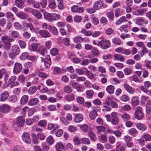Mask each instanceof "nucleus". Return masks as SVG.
<instances>
[{
  "label": "nucleus",
  "instance_id": "f257e3e1",
  "mask_svg": "<svg viewBox=\"0 0 151 151\" xmlns=\"http://www.w3.org/2000/svg\"><path fill=\"white\" fill-rule=\"evenodd\" d=\"M12 52L9 54V56L12 58L13 59L15 56L18 55L20 52V49L18 46L17 45H14L12 47Z\"/></svg>",
  "mask_w": 151,
  "mask_h": 151
},
{
  "label": "nucleus",
  "instance_id": "f03ea898",
  "mask_svg": "<svg viewBox=\"0 0 151 151\" xmlns=\"http://www.w3.org/2000/svg\"><path fill=\"white\" fill-rule=\"evenodd\" d=\"M98 46L103 49H106L110 47V43L109 40L103 39L98 42Z\"/></svg>",
  "mask_w": 151,
  "mask_h": 151
},
{
  "label": "nucleus",
  "instance_id": "7ed1b4c3",
  "mask_svg": "<svg viewBox=\"0 0 151 151\" xmlns=\"http://www.w3.org/2000/svg\"><path fill=\"white\" fill-rule=\"evenodd\" d=\"M111 122L114 125H117L119 122V120L117 116V114L116 112H113L111 114Z\"/></svg>",
  "mask_w": 151,
  "mask_h": 151
},
{
  "label": "nucleus",
  "instance_id": "20e7f679",
  "mask_svg": "<svg viewBox=\"0 0 151 151\" xmlns=\"http://www.w3.org/2000/svg\"><path fill=\"white\" fill-rule=\"evenodd\" d=\"M30 28L32 31H34L35 29L32 24L31 23H27L26 22H24L22 23L21 25V30L25 31L27 30L28 28Z\"/></svg>",
  "mask_w": 151,
  "mask_h": 151
},
{
  "label": "nucleus",
  "instance_id": "39448f33",
  "mask_svg": "<svg viewBox=\"0 0 151 151\" xmlns=\"http://www.w3.org/2000/svg\"><path fill=\"white\" fill-rule=\"evenodd\" d=\"M134 115L135 117L138 120H140L142 119L144 116V114L141 107L138 106L136 108Z\"/></svg>",
  "mask_w": 151,
  "mask_h": 151
},
{
  "label": "nucleus",
  "instance_id": "423d86ee",
  "mask_svg": "<svg viewBox=\"0 0 151 151\" xmlns=\"http://www.w3.org/2000/svg\"><path fill=\"white\" fill-rule=\"evenodd\" d=\"M11 106L6 104H4L0 106V112L4 113L7 114L11 110Z\"/></svg>",
  "mask_w": 151,
  "mask_h": 151
},
{
  "label": "nucleus",
  "instance_id": "0eeeda50",
  "mask_svg": "<svg viewBox=\"0 0 151 151\" xmlns=\"http://www.w3.org/2000/svg\"><path fill=\"white\" fill-rule=\"evenodd\" d=\"M22 66L21 64L19 63H16L14 65L13 69V73L14 74H18L19 73L22 69Z\"/></svg>",
  "mask_w": 151,
  "mask_h": 151
},
{
  "label": "nucleus",
  "instance_id": "6e6552de",
  "mask_svg": "<svg viewBox=\"0 0 151 151\" xmlns=\"http://www.w3.org/2000/svg\"><path fill=\"white\" fill-rule=\"evenodd\" d=\"M22 139L23 140L25 143L29 144L30 143L31 140L29 134L27 132H24L22 134Z\"/></svg>",
  "mask_w": 151,
  "mask_h": 151
},
{
  "label": "nucleus",
  "instance_id": "1a4fd4ad",
  "mask_svg": "<svg viewBox=\"0 0 151 151\" xmlns=\"http://www.w3.org/2000/svg\"><path fill=\"white\" fill-rule=\"evenodd\" d=\"M1 40L3 44L9 42H13L14 41V39L11 37L6 35H4L2 37Z\"/></svg>",
  "mask_w": 151,
  "mask_h": 151
},
{
  "label": "nucleus",
  "instance_id": "9d476101",
  "mask_svg": "<svg viewBox=\"0 0 151 151\" xmlns=\"http://www.w3.org/2000/svg\"><path fill=\"white\" fill-rule=\"evenodd\" d=\"M124 88L126 91L130 94H133L135 92V89L128 84L125 83L123 84Z\"/></svg>",
  "mask_w": 151,
  "mask_h": 151
},
{
  "label": "nucleus",
  "instance_id": "9b49d317",
  "mask_svg": "<svg viewBox=\"0 0 151 151\" xmlns=\"http://www.w3.org/2000/svg\"><path fill=\"white\" fill-rule=\"evenodd\" d=\"M44 17L45 19L50 22L53 21V14L46 12L44 14Z\"/></svg>",
  "mask_w": 151,
  "mask_h": 151
},
{
  "label": "nucleus",
  "instance_id": "f8f14e48",
  "mask_svg": "<svg viewBox=\"0 0 151 151\" xmlns=\"http://www.w3.org/2000/svg\"><path fill=\"white\" fill-rule=\"evenodd\" d=\"M104 3L101 0L96 1L94 4L93 7L97 10L100 9L103 6Z\"/></svg>",
  "mask_w": 151,
  "mask_h": 151
},
{
  "label": "nucleus",
  "instance_id": "ddd939ff",
  "mask_svg": "<svg viewBox=\"0 0 151 151\" xmlns=\"http://www.w3.org/2000/svg\"><path fill=\"white\" fill-rule=\"evenodd\" d=\"M71 10L73 12L81 13L83 12V8L82 7H79L76 5H74L71 7Z\"/></svg>",
  "mask_w": 151,
  "mask_h": 151
},
{
  "label": "nucleus",
  "instance_id": "4468645a",
  "mask_svg": "<svg viewBox=\"0 0 151 151\" xmlns=\"http://www.w3.org/2000/svg\"><path fill=\"white\" fill-rule=\"evenodd\" d=\"M9 96V93L7 91H5L1 94L0 96V101H4L8 98Z\"/></svg>",
  "mask_w": 151,
  "mask_h": 151
},
{
  "label": "nucleus",
  "instance_id": "2eb2a0df",
  "mask_svg": "<svg viewBox=\"0 0 151 151\" xmlns=\"http://www.w3.org/2000/svg\"><path fill=\"white\" fill-rule=\"evenodd\" d=\"M135 23L138 25H142L144 24H147V21H145L143 17H138L136 20Z\"/></svg>",
  "mask_w": 151,
  "mask_h": 151
},
{
  "label": "nucleus",
  "instance_id": "dca6fc26",
  "mask_svg": "<svg viewBox=\"0 0 151 151\" xmlns=\"http://www.w3.org/2000/svg\"><path fill=\"white\" fill-rule=\"evenodd\" d=\"M25 122V119L23 117L20 116H19L17 120L16 123L20 127L23 126Z\"/></svg>",
  "mask_w": 151,
  "mask_h": 151
},
{
  "label": "nucleus",
  "instance_id": "f3484780",
  "mask_svg": "<svg viewBox=\"0 0 151 151\" xmlns=\"http://www.w3.org/2000/svg\"><path fill=\"white\" fill-rule=\"evenodd\" d=\"M83 118V116L81 114H76L74 117V122L76 123H79L81 122Z\"/></svg>",
  "mask_w": 151,
  "mask_h": 151
},
{
  "label": "nucleus",
  "instance_id": "a211bd4d",
  "mask_svg": "<svg viewBox=\"0 0 151 151\" xmlns=\"http://www.w3.org/2000/svg\"><path fill=\"white\" fill-rule=\"evenodd\" d=\"M114 60L116 61H123L124 60V56L121 54L115 53L114 55Z\"/></svg>",
  "mask_w": 151,
  "mask_h": 151
},
{
  "label": "nucleus",
  "instance_id": "6ab92c4d",
  "mask_svg": "<svg viewBox=\"0 0 151 151\" xmlns=\"http://www.w3.org/2000/svg\"><path fill=\"white\" fill-rule=\"evenodd\" d=\"M32 14L37 18L40 19L42 17V15L38 10L33 9L32 10Z\"/></svg>",
  "mask_w": 151,
  "mask_h": 151
},
{
  "label": "nucleus",
  "instance_id": "aec40b11",
  "mask_svg": "<svg viewBox=\"0 0 151 151\" xmlns=\"http://www.w3.org/2000/svg\"><path fill=\"white\" fill-rule=\"evenodd\" d=\"M75 99L74 94L73 93H70L68 94L65 97L66 101L70 102L74 100Z\"/></svg>",
  "mask_w": 151,
  "mask_h": 151
},
{
  "label": "nucleus",
  "instance_id": "412c9836",
  "mask_svg": "<svg viewBox=\"0 0 151 151\" xmlns=\"http://www.w3.org/2000/svg\"><path fill=\"white\" fill-rule=\"evenodd\" d=\"M136 126L137 129L143 132L145 131L147 128L145 125L140 123H137Z\"/></svg>",
  "mask_w": 151,
  "mask_h": 151
},
{
  "label": "nucleus",
  "instance_id": "4be33fe9",
  "mask_svg": "<svg viewBox=\"0 0 151 151\" xmlns=\"http://www.w3.org/2000/svg\"><path fill=\"white\" fill-rule=\"evenodd\" d=\"M97 116V111L95 110H93L89 113V117L91 120H94Z\"/></svg>",
  "mask_w": 151,
  "mask_h": 151
},
{
  "label": "nucleus",
  "instance_id": "5701e85b",
  "mask_svg": "<svg viewBox=\"0 0 151 151\" xmlns=\"http://www.w3.org/2000/svg\"><path fill=\"white\" fill-rule=\"evenodd\" d=\"M39 102L38 99L34 98L30 99L28 101V104L30 106H33L37 104Z\"/></svg>",
  "mask_w": 151,
  "mask_h": 151
},
{
  "label": "nucleus",
  "instance_id": "b1692460",
  "mask_svg": "<svg viewBox=\"0 0 151 151\" xmlns=\"http://www.w3.org/2000/svg\"><path fill=\"white\" fill-rule=\"evenodd\" d=\"M17 16L21 19H24L28 17L27 14L21 12H19L17 14Z\"/></svg>",
  "mask_w": 151,
  "mask_h": 151
},
{
  "label": "nucleus",
  "instance_id": "393cba45",
  "mask_svg": "<svg viewBox=\"0 0 151 151\" xmlns=\"http://www.w3.org/2000/svg\"><path fill=\"white\" fill-rule=\"evenodd\" d=\"M39 33L42 36L45 38L49 37L50 36L49 32L44 30L40 31Z\"/></svg>",
  "mask_w": 151,
  "mask_h": 151
},
{
  "label": "nucleus",
  "instance_id": "a878e982",
  "mask_svg": "<svg viewBox=\"0 0 151 151\" xmlns=\"http://www.w3.org/2000/svg\"><path fill=\"white\" fill-rule=\"evenodd\" d=\"M48 129L49 130H51L52 129H54L55 130L59 128L58 125L56 124L49 123L47 125Z\"/></svg>",
  "mask_w": 151,
  "mask_h": 151
},
{
  "label": "nucleus",
  "instance_id": "bb28decb",
  "mask_svg": "<svg viewBox=\"0 0 151 151\" xmlns=\"http://www.w3.org/2000/svg\"><path fill=\"white\" fill-rule=\"evenodd\" d=\"M45 58L47 60H46L44 63L45 65L46 68H49L51 64V58L49 55H47Z\"/></svg>",
  "mask_w": 151,
  "mask_h": 151
},
{
  "label": "nucleus",
  "instance_id": "cd10ccee",
  "mask_svg": "<svg viewBox=\"0 0 151 151\" xmlns=\"http://www.w3.org/2000/svg\"><path fill=\"white\" fill-rule=\"evenodd\" d=\"M48 26L49 29L52 33L55 35H57L58 34V30L55 27L50 25H49Z\"/></svg>",
  "mask_w": 151,
  "mask_h": 151
},
{
  "label": "nucleus",
  "instance_id": "c85d7f7f",
  "mask_svg": "<svg viewBox=\"0 0 151 151\" xmlns=\"http://www.w3.org/2000/svg\"><path fill=\"white\" fill-rule=\"evenodd\" d=\"M86 97L89 99H92L94 94V92L92 90L87 91L86 92Z\"/></svg>",
  "mask_w": 151,
  "mask_h": 151
},
{
  "label": "nucleus",
  "instance_id": "c756f323",
  "mask_svg": "<svg viewBox=\"0 0 151 151\" xmlns=\"http://www.w3.org/2000/svg\"><path fill=\"white\" fill-rule=\"evenodd\" d=\"M147 10L145 8H140L137 9V14L136 15L137 16H142L146 12Z\"/></svg>",
  "mask_w": 151,
  "mask_h": 151
},
{
  "label": "nucleus",
  "instance_id": "7c9ffc66",
  "mask_svg": "<svg viewBox=\"0 0 151 151\" xmlns=\"http://www.w3.org/2000/svg\"><path fill=\"white\" fill-rule=\"evenodd\" d=\"M29 99V97L27 95H24L21 98L20 100V104L23 105L26 103Z\"/></svg>",
  "mask_w": 151,
  "mask_h": 151
},
{
  "label": "nucleus",
  "instance_id": "2f4dec72",
  "mask_svg": "<svg viewBox=\"0 0 151 151\" xmlns=\"http://www.w3.org/2000/svg\"><path fill=\"white\" fill-rule=\"evenodd\" d=\"M120 99L122 102H126L130 100V98L127 95H123L121 96L120 98Z\"/></svg>",
  "mask_w": 151,
  "mask_h": 151
},
{
  "label": "nucleus",
  "instance_id": "473e14b6",
  "mask_svg": "<svg viewBox=\"0 0 151 151\" xmlns=\"http://www.w3.org/2000/svg\"><path fill=\"white\" fill-rule=\"evenodd\" d=\"M131 103L132 105L134 106L137 105L139 103L138 98L136 96L133 97L132 99Z\"/></svg>",
  "mask_w": 151,
  "mask_h": 151
},
{
  "label": "nucleus",
  "instance_id": "72a5a7b5",
  "mask_svg": "<svg viewBox=\"0 0 151 151\" xmlns=\"http://www.w3.org/2000/svg\"><path fill=\"white\" fill-rule=\"evenodd\" d=\"M63 91L64 92L69 93L72 92V89L70 86L68 85H66L63 88Z\"/></svg>",
  "mask_w": 151,
  "mask_h": 151
},
{
  "label": "nucleus",
  "instance_id": "f704fd0d",
  "mask_svg": "<svg viewBox=\"0 0 151 151\" xmlns=\"http://www.w3.org/2000/svg\"><path fill=\"white\" fill-rule=\"evenodd\" d=\"M37 90V88L36 86H32L29 89L28 91V93L31 95L34 94L36 92Z\"/></svg>",
  "mask_w": 151,
  "mask_h": 151
},
{
  "label": "nucleus",
  "instance_id": "c9c22d12",
  "mask_svg": "<svg viewBox=\"0 0 151 151\" xmlns=\"http://www.w3.org/2000/svg\"><path fill=\"white\" fill-rule=\"evenodd\" d=\"M128 133L131 135L135 137L138 133V132L136 129L132 128L128 131Z\"/></svg>",
  "mask_w": 151,
  "mask_h": 151
},
{
  "label": "nucleus",
  "instance_id": "e433bc0d",
  "mask_svg": "<svg viewBox=\"0 0 151 151\" xmlns=\"http://www.w3.org/2000/svg\"><path fill=\"white\" fill-rule=\"evenodd\" d=\"M122 120L124 121H126L130 119V116L129 114L124 113L121 116Z\"/></svg>",
  "mask_w": 151,
  "mask_h": 151
},
{
  "label": "nucleus",
  "instance_id": "4c0bfd02",
  "mask_svg": "<svg viewBox=\"0 0 151 151\" xmlns=\"http://www.w3.org/2000/svg\"><path fill=\"white\" fill-rule=\"evenodd\" d=\"M38 45L35 43H32L29 47V49L31 51H35L37 50Z\"/></svg>",
  "mask_w": 151,
  "mask_h": 151
},
{
  "label": "nucleus",
  "instance_id": "58836bf2",
  "mask_svg": "<svg viewBox=\"0 0 151 151\" xmlns=\"http://www.w3.org/2000/svg\"><path fill=\"white\" fill-rule=\"evenodd\" d=\"M48 6L52 9H55L56 7L55 0H49Z\"/></svg>",
  "mask_w": 151,
  "mask_h": 151
},
{
  "label": "nucleus",
  "instance_id": "ea45409f",
  "mask_svg": "<svg viewBox=\"0 0 151 151\" xmlns=\"http://www.w3.org/2000/svg\"><path fill=\"white\" fill-rule=\"evenodd\" d=\"M114 87L112 85H109L106 88V90L110 94L113 93L114 92Z\"/></svg>",
  "mask_w": 151,
  "mask_h": 151
},
{
  "label": "nucleus",
  "instance_id": "a19ab883",
  "mask_svg": "<svg viewBox=\"0 0 151 151\" xmlns=\"http://www.w3.org/2000/svg\"><path fill=\"white\" fill-rule=\"evenodd\" d=\"M112 41L113 43L118 45H119L121 44H123V43H122L121 40L117 37L113 38L112 39Z\"/></svg>",
  "mask_w": 151,
  "mask_h": 151
},
{
  "label": "nucleus",
  "instance_id": "79ce46f5",
  "mask_svg": "<svg viewBox=\"0 0 151 151\" xmlns=\"http://www.w3.org/2000/svg\"><path fill=\"white\" fill-rule=\"evenodd\" d=\"M82 33L84 34L86 36H90L92 35V32L91 30L86 31L85 29H82L81 31Z\"/></svg>",
  "mask_w": 151,
  "mask_h": 151
},
{
  "label": "nucleus",
  "instance_id": "37998d69",
  "mask_svg": "<svg viewBox=\"0 0 151 151\" xmlns=\"http://www.w3.org/2000/svg\"><path fill=\"white\" fill-rule=\"evenodd\" d=\"M29 56V53L27 52L22 53L20 55V59L22 60L27 59Z\"/></svg>",
  "mask_w": 151,
  "mask_h": 151
},
{
  "label": "nucleus",
  "instance_id": "c03bdc74",
  "mask_svg": "<svg viewBox=\"0 0 151 151\" xmlns=\"http://www.w3.org/2000/svg\"><path fill=\"white\" fill-rule=\"evenodd\" d=\"M146 113L147 114L151 113V110L149 109V108H150L151 107V101H148L147 102L146 105Z\"/></svg>",
  "mask_w": 151,
  "mask_h": 151
},
{
  "label": "nucleus",
  "instance_id": "a18cd8bd",
  "mask_svg": "<svg viewBox=\"0 0 151 151\" xmlns=\"http://www.w3.org/2000/svg\"><path fill=\"white\" fill-rule=\"evenodd\" d=\"M128 27V25L127 24H125L122 25L119 28L120 31L122 32L123 31L125 32H128V30L127 28Z\"/></svg>",
  "mask_w": 151,
  "mask_h": 151
},
{
  "label": "nucleus",
  "instance_id": "49530a36",
  "mask_svg": "<svg viewBox=\"0 0 151 151\" xmlns=\"http://www.w3.org/2000/svg\"><path fill=\"white\" fill-rule=\"evenodd\" d=\"M16 5L18 7L21 8L24 4L22 0H15V1Z\"/></svg>",
  "mask_w": 151,
  "mask_h": 151
},
{
  "label": "nucleus",
  "instance_id": "de8ad7c7",
  "mask_svg": "<svg viewBox=\"0 0 151 151\" xmlns=\"http://www.w3.org/2000/svg\"><path fill=\"white\" fill-rule=\"evenodd\" d=\"M17 97L15 95L10 96L8 98L9 101L12 103H14L16 102L17 101Z\"/></svg>",
  "mask_w": 151,
  "mask_h": 151
},
{
  "label": "nucleus",
  "instance_id": "09e8293b",
  "mask_svg": "<svg viewBox=\"0 0 151 151\" xmlns=\"http://www.w3.org/2000/svg\"><path fill=\"white\" fill-rule=\"evenodd\" d=\"M89 137L93 140H95L96 139V136L95 134L91 131H89L88 132Z\"/></svg>",
  "mask_w": 151,
  "mask_h": 151
},
{
  "label": "nucleus",
  "instance_id": "8fccbe9b",
  "mask_svg": "<svg viewBox=\"0 0 151 151\" xmlns=\"http://www.w3.org/2000/svg\"><path fill=\"white\" fill-rule=\"evenodd\" d=\"M13 26L15 29L17 30L21 29V25L19 22H15L13 24Z\"/></svg>",
  "mask_w": 151,
  "mask_h": 151
},
{
  "label": "nucleus",
  "instance_id": "3c124183",
  "mask_svg": "<svg viewBox=\"0 0 151 151\" xmlns=\"http://www.w3.org/2000/svg\"><path fill=\"white\" fill-rule=\"evenodd\" d=\"M32 130L34 132H37L40 133H41L42 131V129L36 126H33L32 128Z\"/></svg>",
  "mask_w": 151,
  "mask_h": 151
},
{
  "label": "nucleus",
  "instance_id": "603ef678",
  "mask_svg": "<svg viewBox=\"0 0 151 151\" xmlns=\"http://www.w3.org/2000/svg\"><path fill=\"white\" fill-rule=\"evenodd\" d=\"M83 38L80 36H77L73 38L74 41L76 43L82 42L83 41Z\"/></svg>",
  "mask_w": 151,
  "mask_h": 151
},
{
  "label": "nucleus",
  "instance_id": "864d4df0",
  "mask_svg": "<svg viewBox=\"0 0 151 151\" xmlns=\"http://www.w3.org/2000/svg\"><path fill=\"white\" fill-rule=\"evenodd\" d=\"M101 142L102 143L106 142L107 140V134L106 133L102 134L101 136Z\"/></svg>",
  "mask_w": 151,
  "mask_h": 151
},
{
  "label": "nucleus",
  "instance_id": "5fc2aeb1",
  "mask_svg": "<svg viewBox=\"0 0 151 151\" xmlns=\"http://www.w3.org/2000/svg\"><path fill=\"white\" fill-rule=\"evenodd\" d=\"M69 84L72 86L74 89H76L80 85V84L74 81H71L69 82Z\"/></svg>",
  "mask_w": 151,
  "mask_h": 151
},
{
  "label": "nucleus",
  "instance_id": "6e6d98bb",
  "mask_svg": "<svg viewBox=\"0 0 151 151\" xmlns=\"http://www.w3.org/2000/svg\"><path fill=\"white\" fill-rule=\"evenodd\" d=\"M1 129V131L2 134H4L6 131L7 128L6 127V125L4 123H3L0 125Z\"/></svg>",
  "mask_w": 151,
  "mask_h": 151
},
{
  "label": "nucleus",
  "instance_id": "4d7b16f0",
  "mask_svg": "<svg viewBox=\"0 0 151 151\" xmlns=\"http://www.w3.org/2000/svg\"><path fill=\"white\" fill-rule=\"evenodd\" d=\"M19 44L21 48H24L26 46V43L25 41L21 40L18 41Z\"/></svg>",
  "mask_w": 151,
  "mask_h": 151
},
{
  "label": "nucleus",
  "instance_id": "13d9d810",
  "mask_svg": "<svg viewBox=\"0 0 151 151\" xmlns=\"http://www.w3.org/2000/svg\"><path fill=\"white\" fill-rule=\"evenodd\" d=\"M81 142L85 145H88L90 143L89 139L87 138H83L81 139Z\"/></svg>",
  "mask_w": 151,
  "mask_h": 151
},
{
  "label": "nucleus",
  "instance_id": "bf43d9fd",
  "mask_svg": "<svg viewBox=\"0 0 151 151\" xmlns=\"http://www.w3.org/2000/svg\"><path fill=\"white\" fill-rule=\"evenodd\" d=\"M60 121L63 124L65 125H67L69 124V122L66 120L65 117L61 116L60 117Z\"/></svg>",
  "mask_w": 151,
  "mask_h": 151
},
{
  "label": "nucleus",
  "instance_id": "052dcab7",
  "mask_svg": "<svg viewBox=\"0 0 151 151\" xmlns=\"http://www.w3.org/2000/svg\"><path fill=\"white\" fill-rule=\"evenodd\" d=\"M50 52L52 55L55 56L58 54V50L57 48H54L51 49Z\"/></svg>",
  "mask_w": 151,
  "mask_h": 151
},
{
  "label": "nucleus",
  "instance_id": "680f3d73",
  "mask_svg": "<svg viewBox=\"0 0 151 151\" xmlns=\"http://www.w3.org/2000/svg\"><path fill=\"white\" fill-rule=\"evenodd\" d=\"M55 148L56 149H63L64 148V145L63 143L60 142H58L56 145Z\"/></svg>",
  "mask_w": 151,
  "mask_h": 151
},
{
  "label": "nucleus",
  "instance_id": "e2e57ef3",
  "mask_svg": "<svg viewBox=\"0 0 151 151\" xmlns=\"http://www.w3.org/2000/svg\"><path fill=\"white\" fill-rule=\"evenodd\" d=\"M124 72L126 75H128L132 73V70L130 68H126L124 69Z\"/></svg>",
  "mask_w": 151,
  "mask_h": 151
},
{
  "label": "nucleus",
  "instance_id": "0e129e2a",
  "mask_svg": "<svg viewBox=\"0 0 151 151\" xmlns=\"http://www.w3.org/2000/svg\"><path fill=\"white\" fill-rule=\"evenodd\" d=\"M63 42L64 45L66 46H69L70 44L69 39L67 37H65L63 40Z\"/></svg>",
  "mask_w": 151,
  "mask_h": 151
},
{
  "label": "nucleus",
  "instance_id": "69168bd1",
  "mask_svg": "<svg viewBox=\"0 0 151 151\" xmlns=\"http://www.w3.org/2000/svg\"><path fill=\"white\" fill-rule=\"evenodd\" d=\"M96 129L99 134H100L105 130V128L103 126H97L96 127Z\"/></svg>",
  "mask_w": 151,
  "mask_h": 151
},
{
  "label": "nucleus",
  "instance_id": "338daca9",
  "mask_svg": "<svg viewBox=\"0 0 151 151\" xmlns=\"http://www.w3.org/2000/svg\"><path fill=\"white\" fill-rule=\"evenodd\" d=\"M11 35L12 36L15 38L18 37L19 36V32L16 31L14 30L12 32Z\"/></svg>",
  "mask_w": 151,
  "mask_h": 151
},
{
  "label": "nucleus",
  "instance_id": "774afa93",
  "mask_svg": "<svg viewBox=\"0 0 151 151\" xmlns=\"http://www.w3.org/2000/svg\"><path fill=\"white\" fill-rule=\"evenodd\" d=\"M122 108L124 110L126 111H128L130 110L131 109V106L129 104L124 105Z\"/></svg>",
  "mask_w": 151,
  "mask_h": 151
}]
</instances>
